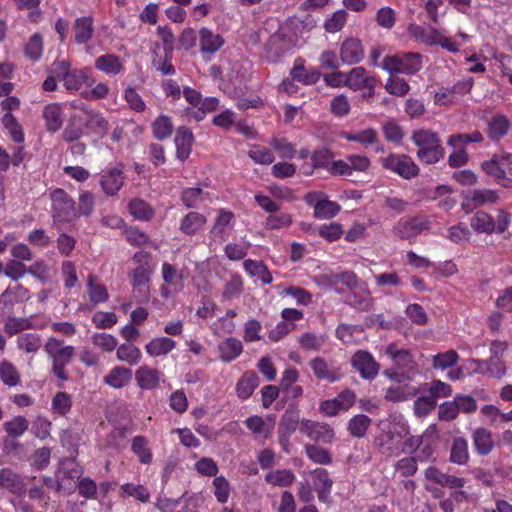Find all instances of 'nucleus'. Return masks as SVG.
<instances>
[{"instance_id": "1", "label": "nucleus", "mask_w": 512, "mask_h": 512, "mask_svg": "<svg viewBox=\"0 0 512 512\" xmlns=\"http://www.w3.org/2000/svg\"><path fill=\"white\" fill-rule=\"evenodd\" d=\"M434 433L435 425H431L422 436H411L408 426L404 424L397 433L389 431L385 435V440H381L379 445L382 453L387 456H397L401 453L411 454L421 447L424 440L434 437Z\"/></svg>"}, {"instance_id": "2", "label": "nucleus", "mask_w": 512, "mask_h": 512, "mask_svg": "<svg viewBox=\"0 0 512 512\" xmlns=\"http://www.w3.org/2000/svg\"><path fill=\"white\" fill-rule=\"evenodd\" d=\"M133 261L138 264L130 274L133 290L140 295L141 300H147L150 291V278L154 271L151 255L148 252L140 251L134 254Z\"/></svg>"}, {"instance_id": "3", "label": "nucleus", "mask_w": 512, "mask_h": 512, "mask_svg": "<svg viewBox=\"0 0 512 512\" xmlns=\"http://www.w3.org/2000/svg\"><path fill=\"white\" fill-rule=\"evenodd\" d=\"M57 79L63 82L64 88L72 93L80 90L82 86H92L95 79L92 75V70L88 67L81 69H71L68 61L56 62Z\"/></svg>"}, {"instance_id": "4", "label": "nucleus", "mask_w": 512, "mask_h": 512, "mask_svg": "<svg viewBox=\"0 0 512 512\" xmlns=\"http://www.w3.org/2000/svg\"><path fill=\"white\" fill-rule=\"evenodd\" d=\"M52 201L51 214L55 223H70L78 217L75 201L63 189L50 193Z\"/></svg>"}, {"instance_id": "5", "label": "nucleus", "mask_w": 512, "mask_h": 512, "mask_svg": "<svg viewBox=\"0 0 512 512\" xmlns=\"http://www.w3.org/2000/svg\"><path fill=\"white\" fill-rule=\"evenodd\" d=\"M482 141L483 136L479 131L450 136V147L453 148L450 153V166L465 165L469 157L463 146L468 143H480Z\"/></svg>"}, {"instance_id": "6", "label": "nucleus", "mask_w": 512, "mask_h": 512, "mask_svg": "<svg viewBox=\"0 0 512 512\" xmlns=\"http://www.w3.org/2000/svg\"><path fill=\"white\" fill-rule=\"evenodd\" d=\"M381 165L404 179H411L419 174L418 166L406 155L389 154L380 160Z\"/></svg>"}, {"instance_id": "7", "label": "nucleus", "mask_w": 512, "mask_h": 512, "mask_svg": "<svg viewBox=\"0 0 512 512\" xmlns=\"http://www.w3.org/2000/svg\"><path fill=\"white\" fill-rule=\"evenodd\" d=\"M408 35L417 42L426 45L439 44L442 48L448 49V38L443 31L435 27H422L417 24H410L407 29Z\"/></svg>"}, {"instance_id": "8", "label": "nucleus", "mask_w": 512, "mask_h": 512, "mask_svg": "<svg viewBox=\"0 0 512 512\" xmlns=\"http://www.w3.org/2000/svg\"><path fill=\"white\" fill-rule=\"evenodd\" d=\"M499 200L498 193L491 189H474L463 194L462 209L470 213L480 206L495 204Z\"/></svg>"}, {"instance_id": "9", "label": "nucleus", "mask_w": 512, "mask_h": 512, "mask_svg": "<svg viewBox=\"0 0 512 512\" xmlns=\"http://www.w3.org/2000/svg\"><path fill=\"white\" fill-rule=\"evenodd\" d=\"M351 365L365 380L375 379L380 370L373 355L365 350H358L353 354Z\"/></svg>"}, {"instance_id": "10", "label": "nucleus", "mask_w": 512, "mask_h": 512, "mask_svg": "<svg viewBox=\"0 0 512 512\" xmlns=\"http://www.w3.org/2000/svg\"><path fill=\"white\" fill-rule=\"evenodd\" d=\"M355 399V393L350 389H346L335 398L323 401L320 404V410L327 416H335L340 411H348L355 403Z\"/></svg>"}, {"instance_id": "11", "label": "nucleus", "mask_w": 512, "mask_h": 512, "mask_svg": "<svg viewBox=\"0 0 512 512\" xmlns=\"http://www.w3.org/2000/svg\"><path fill=\"white\" fill-rule=\"evenodd\" d=\"M245 425L256 440L265 442L269 439L275 428V416L266 418L254 415L245 420Z\"/></svg>"}, {"instance_id": "12", "label": "nucleus", "mask_w": 512, "mask_h": 512, "mask_svg": "<svg viewBox=\"0 0 512 512\" xmlns=\"http://www.w3.org/2000/svg\"><path fill=\"white\" fill-rule=\"evenodd\" d=\"M198 42L200 52L207 59L215 55L225 43L224 38L220 34L213 32L207 27H202L198 31Z\"/></svg>"}, {"instance_id": "13", "label": "nucleus", "mask_w": 512, "mask_h": 512, "mask_svg": "<svg viewBox=\"0 0 512 512\" xmlns=\"http://www.w3.org/2000/svg\"><path fill=\"white\" fill-rule=\"evenodd\" d=\"M99 183L107 196H115L125 183L122 166L117 165L103 171Z\"/></svg>"}, {"instance_id": "14", "label": "nucleus", "mask_w": 512, "mask_h": 512, "mask_svg": "<svg viewBox=\"0 0 512 512\" xmlns=\"http://www.w3.org/2000/svg\"><path fill=\"white\" fill-rule=\"evenodd\" d=\"M301 431L315 442L332 443L335 438L334 430L326 423L304 420Z\"/></svg>"}, {"instance_id": "15", "label": "nucleus", "mask_w": 512, "mask_h": 512, "mask_svg": "<svg viewBox=\"0 0 512 512\" xmlns=\"http://www.w3.org/2000/svg\"><path fill=\"white\" fill-rule=\"evenodd\" d=\"M233 219L234 214L231 211L220 209L210 230V238L219 243L226 241L233 229Z\"/></svg>"}, {"instance_id": "16", "label": "nucleus", "mask_w": 512, "mask_h": 512, "mask_svg": "<svg viewBox=\"0 0 512 512\" xmlns=\"http://www.w3.org/2000/svg\"><path fill=\"white\" fill-rule=\"evenodd\" d=\"M346 80L347 87L354 91L368 89L373 92L376 86V79L362 66L354 67L346 72Z\"/></svg>"}, {"instance_id": "17", "label": "nucleus", "mask_w": 512, "mask_h": 512, "mask_svg": "<svg viewBox=\"0 0 512 512\" xmlns=\"http://www.w3.org/2000/svg\"><path fill=\"white\" fill-rule=\"evenodd\" d=\"M164 378V374L146 364L141 365L135 371V380L138 387L142 390L156 389Z\"/></svg>"}, {"instance_id": "18", "label": "nucleus", "mask_w": 512, "mask_h": 512, "mask_svg": "<svg viewBox=\"0 0 512 512\" xmlns=\"http://www.w3.org/2000/svg\"><path fill=\"white\" fill-rule=\"evenodd\" d=\"M364 58L362 42L356 38H347L340 46V60L343 64H357Z\"/></svg>"}, {"instance_id": "19", "label": "nucleus", "mask_w": 512, "mask_h": 512, "mask_svg": "<svg viewBox=\"0 0 512 512\" xmlns=\"http://www.w3.org/2000/svg\"><path fill=\"white\" fill-rule=\"evenodd\" d=\"M309 365L315 377L319 380H326L329 383H334L340 380L342 373L339 368L330 365L324 358L315 357Z\"/></svg>"}, {"instance_id": "20", "label": "nucleus", "mask_w": 512, "mask_h": 512, "mask_svg": "<svg viewBox=\"0 0 512 512\" xmlns=\"http://www.w3.org/2000/svg\"><path fill=\"white\" fill-rule=\"evenodd\" d=\"M42 117L47 131L55 133L61 129L64 122V104L50 103L43 108Z\"/></svg>"}, {"instance_id": "21", "label": "nucleus", "mask_w": 512, "mask_h": 512, "mask_svg": "<svg viewBox=\"0 0 512 512\" xmlns=\"http://www.w3.org/2000/svg\"><path fill=\"white\" fill-rule=\"evenodd\" d=\"M427 228V222L420 217L401 219L394 227V233L401 239H409Z\"/></svg>"}, {"instance_id": "22", "label": "nucleus", "mask_w": 512, "mask_h": 512, "mask_svg": "<svg viewBox=\"0 0 512 512\" xmlns=\"http://www.w3.org/2000/svg\"><path fill=\"white\" fill-rule=\"evenodd\" d=\"M174 142L176 146V157L181 162H184L188 159L192 151L194 143L192 131L185 126L179 127L176 131Z\"/></svg>"}, {"instance_id": "23", "label": "nucleus", "mask_w": 512, "mask_h": 512, "mask_svg": "<svg viewBox=\"0 0 512 512\" xmlns=\"http://www.w3.org/2000/svg\"><path fill=\"white\" fill-rule=\"evenodd\" d=\"M473 372L486 374L490 377L501 378L506 373V367L500 357H491L489 361L470 362Z\"/></svg>"}, {"instance_id": "24", "label": "nucleus", "mask_w": 512, "mask_h": 512, "mask_svg": "<svg viewBox=\"0 0 512 512\" xmlns=\"http://www.w3.org/2000/svg\"><path fill=\"white\" fill-rule=\"evenodd\" d=\"M299 425V415L297 412L286 411L280 419L278 434L279 442L286 449L290 436L296 431Z\"/></svg>"}, {"instance_id": "25", "label": "nucleus", "mask_w": 512, "mask_h": 512, "mask_svg": "<svg viewBox=\"0 0 512 512\" xmlns=\"http://www.w3.org/2000/svg\"><path fill=\"white\" fill-rule=\"evenodd\" d=\"M219 358L230 363L237 359L243 352V344L236 337H228L218 344Z\"/></svg>"}, {"instance_id": "26", "label": "nucleus", "mask_w": 512, "mask_h": 512, "mask_svg": "<svg viewBox=\"0 0 512 512\" xmlns=\"http://www.w3.org/2000/svg\"><path fill=\"white\" fill-rule=\"evenodd\" d=\"M176 347V342L165 336L152 338L145 345V352L151 357H163L168 355Z\"/></svg>"}, {"instance_id": "27", "label": "nucleus", "mask_w": 512, "mask_h": 512, "mask_svg": "<svg viewBox=\"0 0 512 512\" xmlns=\"http://www.w3.org/2000/svg\"><path fill=\"white\" fill-rule=\"evenodd\" d=\"M94 66L97 70L109 76L120 74L124 70L122 60L114 54H104L97 57Z\"/></svg>"}, {"instance_id": "28", "label": "nucleus", "mask_w": 512, "mask_h": 512, "mask_svg": "<svg viewBox=\"0 0 512 512\" xmlns=\"http://www.w3.org/2000/svg\"><path fill=\"white\" fill-rule=\"evenodd\" d=\"M312 478L318 499L321 502H327L333 484L328 471L324 468H317L313 471Z\"/></svg>"}, {"instance_id": "29", "label": "nucleus", "mask_w": 512, "mask_h": 512, "mask_svg": "<svg viewBox=\"0 0 512 512\" xmlns=\"http://www.w3.org/2000/svg\"><path fill=\"white\" fill-rule=\"evenodd\" d=\"M74 40L77 44H86L94 33L93 19L90 16L77 18L73 23Z\"/></svg>"}, {"instance_id": "30", "label": "nucleus", "mask_w": 512, "mask_h": 512, "mask_svg": "<svg viewBox=\"0 0 512 512\" xmlns=\"http://www.w3.org/2000/svg\"><path fill=\"white\" fill-rule=\"evenodd\" d=\"M0 486L17 495H21L25 491V484L20 475L10 468L0 470Z\"/></svg>"}, {"instance_id": "31", "label": "nucleus", "mask_w": 512, "mask_h": 512, "mask_svg": "<svg viewBox=\"0 0 512 512\" xmlns=\"http://www.w3.org/2000/svg\"><path fill=\"white\" fill-rule=\"evenodd\" d=\"M132 379V370L124 366L112 368L104 377V382L115 389H120L129 384Z\"/></svg>"}, {"instance_id": "32", "label": "nucleus", "mask_w": 512, "mask_h": 512, "mask_svg": "<svg viewBox=\"0 0 512 512\" xmlns=\"http://www.w3.org/2000/svg\"><path fill=\"white\" fill-rule=\"evenodd\" d=\"M207 222V217L198 212H189L180 222L179 229L186 235H195Z\"/></svg>"}, {"instance_id": "33", "label": "nucleus", "mask_w": 512, "mask_h": 512, "mask_svg": "<svg viewBox=\"0 0 512 512\" xmlns=\"http://www.w3.org/2000/svg\"><path fill=\"white\" fill-rule=\"evenodd\" d=\"M290 75L293 80L299 81L305 85L315 84L320 78V73L318 71L307 70L304 67V61L301 58L295 60L290 71Z\"/></svg>"}, {"instance_id": "34", "label": "nucleus", "mask_w": 512, "mask_h": 512, "mask_svg": "<svg viewBox=\"0 0 512 512\" xmlns=\"http://www.w3.org/2000/svg\"><path fill=\"white\" fill-rule=\"evenodd\" d=\"M116 358L130 366H135L141 362L142 353L133 343H122L116 348Z\"/></svg>"}, {"instance_id": "35", "label": "nucleus", "mask_w": 512, "mask_h": 512, "mask_svg": "<svg viewBox=\"0 0 512 512\" xmlns=\"http://www.w3.org/2000/svg\"><path fill=\"white\" fill-rule=\"evenodd\" d=\"M162 279L174 293H179L184 287V277L177 268L170 263H163L161 268Z\"/></svg>"}, {"instance_id": "36", "label": "nucleus", "mask_w": 512, "mask_h": 512, "mask_svg": "<svg viewBox=\"0 0 512 512\" xmlns=\"http://www.w3.org/2000/svg\"><path fill=\"white\" fill-rule=\"evenodd\" d=\"M74 347L66 349L64 353H61L54 359H52V373L63 383L68 380V374L66 372V366L71 363L74 356Z\"/></svg>"}, {"instance_id": "37", "label": "nucleus", "mask_w": 512, "mask_h": 512, "mask_svg": "<svg viewBox=\"0 0 512 512\" xmlns=\"http://www.w3.org/2000/svg\"><path fill=\"white\" fill-rule=\"evenodd\" d=\"M243 266L247 274L251 277L259 278L263 284H270L273 281L270 271L262 261L247 259L244 261Z\"/></svg>"}, {"instance_id": "38", "label": "nucleus", "mask_w": 512, "mask_h": 512, "mask_svg": "<svg viewBox=\"0 0 512 512\" xmlns=\"http://www.w3.org/2000/svg\"><path fill=\"white\" fill-rule=\"evenodd\" d=\"M509 128L510 122L508 118L504 115H496L488 124V137L492 141H499L508 133Z\"/></svg>"}, {"instance_id": "39", "label": "nucleus", "mask_w": 512, "mask_h": 512, "mask_svg": "<svg viewBox=\"0 0 512 512\" xmlns=\"http://www.w3.org/2000/svg\"><path fill=\"white\" fill-rule=\"evenodd\" d=\"M259 385V379L255 372H246L236 385V392L239 398H249Z\"/></svg>"}, {"instance_id": "40", "label": "nucleus", "mask_w": 512, "mask_h": 512, "mask_svg": "<svg viewBox=\"0 0 512 512\" xmlns=\"http://www.w3.org/2000/svg\"><path fill=\"white\" fill-rule=\"evenodd\" d=\"M470 225L477 233L492 234L495 232V220L484 211L476 212L470 219Z\"/></svg>"}, {"instance_id": "41", "label": "nucleus", "mask_w": 512, "mask_h": 512, "mask_svg": "<svg viewBox=\"0 0 512 512\" xmlns=\"http://www.w3.org/2000/svg\"><path fill=\"white\" fill-rule=\"evenodd\" d=\"M29 428V421L22 415L14 416L3 424L7 436L13 439L22 437Z\"/></svg>"}, {"instance_id": "42", "label": "nucleus", "mask_w": 512, "mask_h": 512, "mask_svg": "<svg viewBox=\"0 0 512 512\" xmlns=\"http://www.w3.org/2000/svg\"><path fill=\"white\" fill-rule=\"evenodd\" d=\"M473 441L477 452L481 455L489 454L494 447L492 434L485 428H478L474 431Z\"/></svg>"}, {"instance_id": "43", "label": "nucleus", "mask_w": 512, "mask_h": 512, "mask_svg": "<svg viewBox=\"0 0 512 512\" xmlns=\"http://www.w3.org/2000/svg\"><path fill=\"white\" fill-rule=\"evenodd\" d=\"M174 126L169 116L161 114L152 123V133L157 140H165L172 135Z\"/></svg>"}, {"instance_id": "44", "label": "nucleus", "mask_w": 512, "mask_h": 512, "mask_svg": "<svg viewBox=\"0 0 512 512\" xmlns=\"http://www.w3.org/2000/svg\"><path fill=\"white\" fill-rule=\"evenodd\" d=\"M341 207L337 202L321 198L314 204V216L319 219H329L336 216Z\"/></svg>"}, {"instance_id": "45", "label": "nucleus", "mask_w": 512, "mask_h": 512, "mask_svg": "<svg viewBox=\"0 0 512 512\" xmlns=\"http://www.w3.org/2000/svg\"><path fill=\"white\" fill-rule=\"evenodd\" d=\"M295 479L294 473L288 469L273 470L265 475V481L268 484L278 487H288Z\"/></svg>"}, {"instance_id": "46", "label": "nucleus", "mask_w": 512, "mask_h": 512, "mask_svg": "<svg viewBox=\"0 0 512 512\" xmlns=\"http://www.w3.org/2000/svg\"><path fill=\"white\" fill-rule=\"evenodd\" d=\"M87 293L89 296V300L95 305L99 303H104L109 298V294L106 287L100 283H97L96 277L93 275L88 276Z\"/></svg>"}, {"instance_id": "47", "label": "nucleus", "mask_w": 512, "mask_h": 512, "mask_svg": "<svg viewBox=\"0 0 512 512\" xmlns=\"http://www.w3.org/2000/svg\"><path fill=\"white\" fill-rule=\"evenodd\" d=\"M131 450L137 456L140 463L150 464L152 462L153 456L146 437L141 435L135 436L132 440Z\"/></svg>"}, {"instance_id": "48", "label": "nucleus", "mask_w": 512, "mask_h": 512, "mask_svg": "<svg viewBox=\"0 0 512 512\" xmlns=\"http://www.w3.org/2000/svg\"><path fill=\"white\" fill-rule=\"evenodd\" d=\"M401 74H414L422 68V55L414 52L399 53Z\"/></svg>"}, {"instance_id": "49", "label": "nucleus", "mask_w": 512, "mask_h": 512, "mask_svg": "<svg viewBox=\"0 0 512 512\" xmlns=\"http://www.w3.org/2000/svg\"><path fill=\"white\" fill-rule=\"evenodd\" d=\"M477 408L476 400L468 395H458L450 402V419L454 418L458 412L470 413Z\"/></svg>"}, {"instance_id": "50", "label": "nucleus", "mask_w": 512, "mask_h": 512, "mask_svg": "<svg viewBox=\"0 0 512 512\" xmlns=\"http://www.w3.org/2000/svg\"><path fill=\"white\" fill-rule=\"evenodd\" d=\"M371 422L372 421L368 416L358 414L349 420L347 429L351 436L355 438H363L366 435Z\"/></svg>"}, {"instance_id": "51", "label": "nucleus", "mask_w": 512, "mask_h": 512, "mask_svg": "<svg viewBox=\"0 0 512 512\" xmlns=\"http://www.w3.org/2000/svg\"><path fill=\"white\" fill-rule=\"evenodd\" d=\"M128 209L130 214L137 220L148 221L154 215V210L151 206L142 199H132L129 202Z\"/></svg>"}, {"instance_id": "52", "label": "nucleus", "mask_w": 512, "mask_h": 512, "mask_svg": "<svg viewBox=\"0 0 512 512\" xmlns=\"http://www.w3.org/2000/svg\"><path fill=\"white\" fill-rule=\"evenodd\" d=\"M56 473L59 478L64 477L67 483L71 482L74 485L75 479L81 475V470L77 467L75 459L66 458L60 461Z\"/></svg>"}, {"instance_id": "53", "label": "nucleus", "mask_w": 512, "mask_h": 512, "mask_svg": "<svg viewBox=\"0 0 512 512\" xmlns=\"http://www.w3.org/2000/svg\"><path fill=\"white\" fill-rule=\"evenodd\" d=\"M298 342L305 351H319L326 342V336L324 334L306 332L299 337Z\"/></svg>"}, {"instance_id": "54", "label": "nucleus", "mask_w": 512, "mask_h": 512, "mask_svg": "<svg viewBox=\"0 0 512 512\" xmlns=\"http://www.w3.org/2000/svg\"><path fill=\"white\" fill-rule=\"evenodd\" d=\"M417 391L408 385L391 386L385 392V399L391 402L406 401L416 395Z\"/></svg>"}, {"instance_id": "55", "label": "nucleus", "mask_w": 512, "mask_h": 512, "mask_svg": "<svg viewBox=\"0 0 512 512\" xmlns=\"http://www.w3.org/2000/svg\"><path fill=\"white\" fill-rule=\"evenodd\" d=\"M286 50V41L280 35H272L266 45V56L271 62H276Z\"/></svg>"}, {"instance_id": "56", "label": "nucleus", "mask_w": 512, "mask_h": 512, "mask_svg": "<svg viewBox=\"0 0 512 512\" xmlns=\"http://www.w3.org/2000/svg\"><path fill=\"white\" fill-rule=\"evenodd\" d=\"M17 347L26 353H36L42 346L41 337L36 333H24L17 337Z\"/></svg>"}, {"instance_id": "57", "label": "nucleus", "mask_w": 512, "mask_h": 512, "mask_svg": "<svg viewBox=\"0 0 512 512\" xmlns=\"http://www.w3.org/2000/svg\"><path fill=\"white\" fill-rule=\"evenodd\" d=\"M482 169L488 175L494 177L500 184L505 187L509 185L505 183L506 181V172L504 166L499 162V160L494 157L490 160L484 161L482 163Z\"/></svg>"}, {"instance_id": "58", "label": "nucleus", "mask_w": 512, "mask_h": 512, "mask_svg": "<svg viewBox=\"0 0 512 512\" xmlns=\"http://www.w3.org/2000/svg\"><path fill=\"white\" fill-rule=\"evenodd\" d=\"M91 342L94 346L107 353L113 352L118 346L116 337L104 332L94 333L91 336Z\"/></svg>"}, {"instance_id": "59", "label": "nucleus", "mask_w": 512, "mask_h": 512, "mask_svg": "<svg viewBox=\"0 0 512 512\" xmlns=\"http://www.w3.org/2000/svg\"><path fill=\"white\" fill-rule=\"evenodd\" d=\"M72 407V398L66 392H57L52 398L51 409L53 413L64 416Z\"/></svg>"}, {"instance_id": "60", "label": "nucleus", "mask_w": 512, "mask_h": 512, "mask_svg": "<svg viewBox=\"0 0 512 512\" xmlns=\"http://www.w3.org/2000/svg\"><path fill=\"white\" fill-rule=\"evenodd\" d=\"M248 156L256 164L269 165L274 162V154L271 150L260 145H252L248 151Z\"/></svg>"}, {"instance_id": "61", "label": "nucleus", "mask_w": 512, "mask_h": 512, "mask_svg": "<svg viewBox=\"0 0 512 512\" xmlns=\"http://www.w3.org/2000/svg\"><path fill=\"white\" fill-rule=\"evenodd\" d=\"M307 457L314 463L328 465L332 462V457L328 450L313 444L305 445Z\"/></svg>"}, {"instance_id": "62", "label": "nucleus", "mask_w": 512, "mask_h": 512, "mask_svg": "<svg viewBox=\"0 0 512 512\" xmlns=\"http://www.w3.org/2000/svg\"><path fill=\"white\" fill-rule=\"evenodd\" d=\"M375 21L381 28L391 30L396 23V12L389 6L381 7L376 11Z\"/></svg>"}, {"instance_id": "63", "label": "nucleus", "mask_w": 512, "mask_h": 512, "mask_svg": "<svg viewBox=\"0 0 512 512\" xmlns=\"http://www.w3.org/2000/svg\"><path fill=\"white\" fill-rule=\"evenodd\" d=\"M347 12L340 9L332 13L324 22V29L328 33L339 32L347 21Z\"/></svg>"}, {"instance_id": "64", "label": "nucleus", "mask_w": 512, "mask_h": 512, "mask_svg": "<svg viewBox=\"0 0 512 512\" xmlns=\"http://www.w3.org/2000/svg\"><path fill=\"white\" fill-rule=\"evenodd\" d=\"M0 379L5 385L13 387L19 383L20 376L12 363L4 361L0 364Z\"/></svg>"}]
</instances>
